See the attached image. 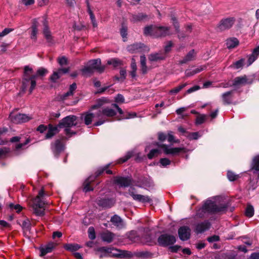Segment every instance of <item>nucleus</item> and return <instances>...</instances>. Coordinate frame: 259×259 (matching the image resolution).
<instances>
[{
  "label": "nucleus",
  "instance_id": "obj_1",
  "mask_svg": "<svg viewBox=\"0 0 259 259\" xmlns=\"http://www.w3.org/2000/svg\"><path fill=\"white\" fill-rule=\"evenodd\" d=\"M117 111L120 114H123L122 109L116 104H113L110 107H103L101 109H99L97 112V117L98 120L94 123L95 126H99L108 120L107 117H111L115 116Z\"/></svg>",
  "mask_w": 259,
  "mask_h": 259
},
{
  "label": "nucleus",
  "instance_id": "obj_2",
  "mask_svg": "<svg viewBox=\"0 0 259 259\" xmlns=\"http://www.w3.org/2000/svg\"><path fill=\"white\" fill-rule=\"evenodd\" d=\"M33 71L32 68L29 66H26L24 69V74L22 80V88L25 90L28 86L30 85L29 89L30 93L34 89L36 86V75L33 74Z\"/></svg>",
  "mask_w": 259,
  "mask_h": 259
},
{
  "label": "nucleus",
  "instance_id": "obj_3",
  "mask_svg": "<svg viewBox=\"0 0 259 259\" xmlns=\"http://www.w3.org/2000/svg\"><path fill=\"white\" fill-rule=\"evenodd\" d=\"M44 190L41 189L38 192L37 196L31 200L30 206L32 208L33 213L36 215L42 216L45 213V203L43 200Z\"/></svg>",
  "mask_w": 259,
  "mask_h": 259
},
{
  "label": "nucleus",
  "instance_id": "obj_4",
  "mask_svg": "<svg viewBox=\"0 0 259 259\" xmlns=\"http://www.w3.org/2000/svg\"><path fill=\"white\" fill-rule=\"evenodd\" d=\"M146 35H150L154 37H163L171 34L170 28L166 26H149L144 29Z\"/></svg>",
  "mask_w": 259,
  "mask_h": 259
},
{
  "label": "nucleus",
  "instance_id": "obj_5",
  "mask_svg": "<svg viewBox=\"0 0 259 259\" xmlns=\"http://www.w3.org/2000/svg\"><path fill=\"white\" fill-rule=\"evenodd\" d=\"M105 102H106V99L103 98L99 99L96 105L92 106L90 111L84 112L81 114V119L83 120L85 124L89 125L92 123V122L95 118H97V112L92 113L91 111L94 109H99Z\"/></svg>",
  "mask_w": 259,
  "mask_h": 259
},
{
  "label": "nucleus",
  "instance_id": "obj_6",
  "mask_svg": "<svg viewBox=\"0 0 259 259\" xmlns=\"http://www.w3.org/2000/svg\"><path fill=\"white\" fill-rule=\"evenodd\" d=\"M76 117L74 115L67 116L63 118L58 124L59 128H64L66 135L71 136L75 135V133L72 132L70 127L76 125Z\"/></svg>",
  "mask_w": 259,
  "mask_h": 259
},
{
  "label": "nucleus",
  "instance_id": "obj_7",
  "mask_svg": "<svg viewBox=\"0 0 259 259\" xmlns=\"http://www.w3.org/2000/svg\"><path fill=\"white\" fill-rule=\"evenodd\" d=\"M227 206L224 205L218 206L214 201L208 199L203 205L202 209L204 212H217L223 211L226 210Z\"/></svg>",
  "mask_w": 259,
  "mask_h": 259
},
{
  "label": "nucleus",
  "instance_id": "obj_8",
  "mask_svg": "<svg viewBox=\"0 0 259 259\" xmlns=\"http://www.w3.org/2000/svg\"><path fill=\"white\" fill-rule=\"evenodd\" d=\"M159 147L162 149L164 153L167 155H177L180 153H185L188 151L187 149L183 147L171 148L164 144L161 145Z\"/></svg>",
  "mask_w": 259,
  "mask_h": 259
},
{
  "label": "nucleus",
  "instance_id": "obj_9",
  "mask_svg": "<svg viewBox=\"0 0 259 259\" xmlns=\"http://www.w3.org/2000/svg\"><path fill=\"white\" fill-rule=\"evenodd\" d=\"M158 243L162 246H167L174 244L176 241V237L167 234L160 235L158 238Z\"/></svg>",
  "mask_w": 259,
  "mask_h": 259
},
{
  "label": "nucleus",
  "instance_id": "obj_10",
  "mask_svg": "<svg viewBox=\"0 0 259 259\" xmlns=\"http://www.w3.org/2000/svg\"><path fill=\"white\" fill-rule=\"evenodd\" d=\"M11 120L14 123H22L30 120L32 117L25 114H14L11 113L9 116Z\"/></svg>",
  "mask_w": 259,
  "mask_h": 259
},
{
  "label": "nucleus",
  "instance_id": "obj_11",
  "mask_svg": "<svg viewBox=\"0 0 259 259\" xmlns=\"http://www.w3.org/2000/svg\"><path fill=\"white\" fill-rule=\"evenodd\" d=\"M129 194L132 197L134 200L145 203V202H149L151 200L148 196L142 195L141 194H137L135 193V189L134 188H131L129 189Z\"/></svg>",
  "mask_w": 259,
  "mask_h": 259
},
{
  "label": "nucleus",
  "instance_id": "obj_12",
  "mask_svg": "<svg viewBox=\"0 0 259 259\" xmlns=\"http://www.w3.org/2000/svg\"><path fill=\"white\" fill-rule=\"evenodd\" d=\"M114 182L121 187H127L131 184L132 179L130 177H116L114 179Z\"/></svg>",
  "mask_w": 259,
  "mask_h": 259
},
{
  "label": "nucleus",
  "instance_id": "obj_13",
  "mask_svg": "<svg viewBox=\"0 0 259 259\" xmlns=\"http://www.w3.org/2000/svg\"><path fill=\"white\" fill-rule=\"evenodd\" d=\"M235 22V19L233 17L227 18L222 20L219 25L220 30H225L230 28Z\"/></svg>",
  "mask_w": 259,
  "mask_h": 259
},
{
  "label": "nucleus",
  "instance_id": "obj_14",
  "mask_svg": "<svg viewBox=\"0 0 259 259\" xmlns=\"http://www.w3.org/2000/svg\"><path fill=\"white\" fill-rule=\"evenodd\" d=\"M88 64L93 70H96L99 73L103 72L105 70V67L101 66V60L99 59L91 60Z\"/></svg>",
  "mask_w": 259,
  "mask_h": 259
},
{
  "label": "nucleus",
  "instance_id": "obj_15",
  "mask_svg": "<svg viewBox=\"0 0 259 259\" xmlns=\"http://www.w3.org/2000/svg\"><path fill=\"white\" fill-rule=\"evenodd\" d=\"M178 234L181 240H187L190 237V229L186 226L182 227L179 229Z\"/></svg>",
  "mask_w": 259,
  "mask_h": 259
},
{
  "label": "nucleus",
  "instance_id": "obj_16",
  "mask_svg": "<svg viewBox=\"0 0 259 259\" xmlns=\"http://www.w3.org/2000/svg\"><path fill=\"white\" fill-rule=\"evenodd\" d=\"M115 202L113 198H101L97 200V204L104 208H109L113 206Z\"/></svg>",
  "mask_w": 259,
  "mask_h": 259
},
{
  "label": "nucleus",
  "instance_id": "obj_17",
  "mask_svg": "<svg viewBox=\"0 0 259 259\" xmlns=\"http://www.w3.org/2000/svg\"><path fill=\"white\" fill-rule=\"evenodd\" d=\"M146 47L143 44H134L127 47V49L131 53L142 52L146 50Z\"/></svg>",
  "mask_w": 259,
  "mask_h": 259
},
{
  "label": "nucleus",
  "instance_id": "obj_18",
  "mask_svg": "<svg viewBox=\"0 0 259 259\" xmlns=\"http://www.w3.org/2000/svg\"><path fill=\"white\" fill-rule=\"evenodd\" d=\"M69 71V68H60L57 71L53 72V74L50 77V79L52 82H56L57 79L60 78L63 74L68 73Z\"/></svg>",
  "mask_w": 259,
  "mask_h": 259
},
{
  "label": "nucleus",
  "instance_id": "obj_19",
  "mask_svg": "<svg viewBox=\"0 0 259 259\" xmlns=\"http://www.w3.org/2000/svg\"><path fill=\"white\" fill-rule=\"evenodd\" d=\"M51 149L55 155H58L64 149V146L59 140H56L54 143L52 144Z\"/></svg>",
  "mask_w": 259,
  "mask_h": 259
},
{
  "label": "nucleus",
  "instance_id": "obj_20",
  "mask_svg": "<svg viewBox=\"0 0 259 259\" xmlns=\"http://www.w3.org/2000/svg\"><path fill=\"white\" fill-rule=\"evenodd\" d=\"M166 55L162 52L152 53L149 55L148 59L150 61H158L165 58Z\"/></svg>",
  "mask_w": 259,
  "mask_h": 259
},
{
  "label": "nucleus",
  "instance_id": "obj_21",
  "mask_svg": "<svg viewBox=\"0 0 259 259\" xmlns=\"http://www.w3.org/2000/svg\"><path fill=\"white\" fill-rule=\"evenodd\" d=\"M210 224L208 221H204L198 223L196 226L195 231L197 233H201L208 230L210 227Z\"/></svg>",
  "mask_w": 259,
  "mask_h": 259
},
{
  "label": "nucleus",
  "instance_id": "obj_22",
  "mask_svg": "<svg viewBox=\"0 0 259 259\" xmlns=\"http://www.w3.org/2000/svg\"><path fill=\"white\" fill-rule=\"evenodd\" d=\"M196 52L194 50H192L188 53V54L185 56V57L180 61V64H185L188 62L193 61L195 59L196 57Z\"/></svg>",
  "mask_w": 259,
  "mask_h": 259
},
{
  "label": "nucleus",
  "instance_id": "obj_23",
  "mask_svg": "<svg viewBox=\"0 0 259 259\" xmlns=\"http://www.w3.org/2000/svg\"><path fill=\"white\" fill-rule=\"evenodd\" d=\"M115 237V235L109 231H105L101 234V237L103 241L108 243L111 242Z\"/></svg>",
  "mask_w": 259,
  "mask_h": 259
},
{
  "label": "nucleus",
  "instance_id": "obj_24",
  "mask_svg": "<svg viewBox=\"0 0 259 259\" xmlns=\"http://www.w3.org/2000/svg\"><path fill=\"white\" fill-rule=\"evenodd\" d=\"M111 255L117 258H124L128 256L129 253L124 250H119L117 249H112Z\"/></svg>",
  "mask_w": 259,
  "mask_h": 259
},
{
  "label": "nucleus",
  "instance_id": "obj_25",
  "mask_svg": "<svg viewBox=\"0 0 259 259\" xmlns=\"http://www.w3.org/2000/svg\"><path fill=\"white\" fill-rule=\"evenodd\" d=\"M59 127L58 126V124L55 126L51 124H49L48 131L46 135V138H51L53 136L59 132Z\"/></svg>",
  "mask_w": 259,
  "mask_h": 259
},
{
  "label": "nucleus",
  "instance_id": "obj_26",
  "mask_svg": "<svg viewBox=\"0 0 259 259\" xmlns=\"http://www.w3.org/2000/svg\"><path fill=\"white\" fill-rule=\"evenodd\" d=\"M205 66H200L197 68L193 69H187L185 71V75L187 77H190L197 74L205 69Z\"/></svg>",
  "mask_w": 259,
  "mask_h": 259
},
{
  "label": "nucleus",
  "instance_id": "obj_27",
  "mask_svg": "<svg viewBox=\"0 0 259 259\" xmlns=\"http://www.w3.org/2000/svg\"><path fill=\"white\" fill-rule=\"evenodd\" d=\"M233 93V91H230L222 95V100L224 104H230L232 103Z\"/></svg>",
  "mask_w": 259,
  "mask_h": 259
},
{
  "label": "nucleus",
  "instance_id": "obj_28",
  "mask_svg": "<svg viewBox=\"0 0 259 259\" xmlns=\"http://www.w3.org/2000/svg\"><path fill=\"white\" fill-rule=\"evenodd\" d=\"M95 179L94 176L89 177L83 183V191L87 192L93 190V188L90 186V183L93 182Z\"/></svg>",
  "mask_w": 259,
  "mask_h": 259
},
{
  "label": "nucleus",
  "instance_id": "obj_29",
  "mask_svg": "<svg viewBox=\"0 0 259 259\" xmlns=\"http://www.w3.org/2000/svg\"><path fill=\"white\" fill-rule=\"evenodd\" d=\"M148 16L144 13H139L137 15H134L132 16L131 20L133 22L144 20L148 19Z\"/></svg>",
  "mask_w": 259,
  "mask_h": 259
},
{
  "label": "nucleus",
  "instance_id": "obj_30",
  "mask_svg": "<svg viewBox=\"0 0 259 259\" xmlns=\"http://www.w3.org/2000/svg\"><path fill=\"white\" fill-rule=\"evenodd\" d=\"M259 55V46L254 49L252 54L248 59L247 66L250 65L257 58Z\"/></svg>",
  "mask_w": 259,
  "mask_h": 259
},
{
  "label": "nucleus",
  "instance_id": "obj_31",
  "mask_svg": "<svg viewBox=\"0 0 259 259\" xmlns=\"http://www.w3.org/2000/svg\"><path fill=\"white\" fill-rule=\"evenodd\" d=\"M247 82V78L246 76H239L236 77L233 83V86H239L244 85Z\"/></svg>",
  "mask_w": 259,
  "mask_h": 259
},
{
  "label": "nucleus",
  "instance_id": "obj_32",
  "mask_svg": "<svg viewBox=\"0 0 259 259\" xmlns=\"http://www.w3.org/2000/svg\"><path fill=\"white\" fill-rule=\"evenodd\" d=\"M239 45V40L235 37L229 38L226 41V45L229 49H233Z\"/></svg>",
  "mask_w": 259,
  "mask_h": 259
},
{
  "label": "nucleus",
  "instance_id": "obj_33",
  "mask_svg": "<svg viewBox=\"0 0 259 259\" xmlns=\"http://www.w3.org/2000/svg\"><path fill=\"white\" fill-rule=\"evenodd\" d=\"M55 247L54 243H51L48 244L47 246L40 248L41 255L44 256L47 253L50 252L52 251L53 249Z\"/></svg>",
  "mask_w": 259,
  "mask_h": 259
},
{
  "label": "nucleus",
  "instance_id": "obj_34",
  "mask_svg": "<svg viewBox=\"0 0 259 259\" xmlns=\"http://www.w3.org/2000/svg\"><path fill=\"white\" fill-rule=\"evenodd\" d=\"M111 222L117 227H120L123 225L122 220L117 215H114L111 218Z\"/></svg>",
  "mask_w": 259,
  "mask_h": 259
},
{
  "label": "nucleus",
  "instance_id": "obj_35",
  "mask_svg": "<svg viewBox=\"0 0 259 259\" xmlns=\"http://www.w3.org/2000/svg\"><path fill=\"white\" fill-rule=\"evenodd\" d=\"M65 249L70 251H75L78 250L80 246L77 244H66L64 246Z\"/></svg>",
  "mask_w": 259,
  "mask_h": 259
},
{
  "label": "nucleus",
  "instance_id": "obj_36",
  "mask_svg": "<svg viewBox=\"0 0 259 259\" xmlns=\"http://www.w3.org/2000/svg\"><path fill=\"white\" fill-rule=\"evenodd\" d=\"M107 64L112 65L113 67H116L121 65V61L117 59L113 58L107 61Z\"/></svg>",
  "mask_w": 259,
  "mask_h": 259
},
{
  "label": "nucleus",
  "instance_id": "obj_37",
  "mask_svg": "<svg viewBox=\"0 0 259 259\" xmlns=\"http://www.w3.org/2000/svg\"><path fill=\"white\" fill-rule=\"evenodd\" d=\"M43 32L46 38L49 42H51L52 40V36L50 31H49L48 26L46 25L45 22H44V28Z\"/></svg>",
  "mask_w": 259,
  "mask_h": 259
},
{
  "label": "nucleus",
  "instance_id": "obj_38",
  "mask_svg": "<svg viewBox=\"0 0 259 259\" xmlns=\"http://www.w3.org/2000/svg\"><path fill=\"white\" fill-rule=\"evenodd\" d=\"M32 32L31 33V39L35 40L36 39V35L38 32L37 25L36 24V21H34L32 26Z\"/></svg>",
  "mask_w": 259,
  "mask_h": 259
},
{
  "label": "nucleus",
  "instance_id": "obj_39",
  "mask_svg": "<svg viewBox=\"0 0 259 259\" xmlns=\"http://www.w3.org/2000/svg\"><path fill=\"white\" fill-rule=\"evenodd\" d=\"M82 74L85 76H89L94 72V70L88 64L87 66L84 67L81 69Z\"/></svg>",
  "mask_w": 259,
  "mask_h": 259
},
{
  "label": "nucleus",
  "instance_id": "obj_40",
  "mask_svg": "<svg viewBox=\"0 0 259 259\" xmlns=\"http://www.w3.org/2000/svg\"><path fill=\"white\" fill-rule=\"evenodd\" d=\"M141 70L143 73L147 72V66L146 65V57L145 56H141L140 57Z\"/></svg>",
  "mask_w": 259,
  "mask_h": 259
},
{
  "label": "nucleus",
  "instance_id": "obj_41",
  "mask_svg": "<svg viewBox=\"0 0 259 259\" xmlns=\"http://www.w3.org/2000/svg\"><path fill=\"white\" fill-rule=\"evenodd\" d=\"M131 68L132 71H131V75L134 78L136 76V71H137V65L135 62V60L133 59L131 62Z\"/></svg>",
  "mask_w": 259,
  "mask_h": 259
},
{
  "label": "nucleus",
  "instance_id": "obj_42",
  "mask_svg": "<svg viewBox=\"0 0 259 259\" xmlns=\"http://www.w3.org/2000/svg\"><path fill=\"white\" fill-rule=\"evenodd\" d=\"M244 61V59H240V60L235 62L233 64H232L230 66V67L234 68L235 69L240 68L243 65Z\"/></svg>",
  "mask_w": 259,
  "mask_h": 259
},
{
  "label": "nucleus",
  "instance_id": "obj_43",
  "mask_svg": "<svg viewBox=\"0 0 259 259\" xmlns=\"http://www.w3.org/2000/svg\"><path fill=\"white\" fill-rule=\"evenodd\" d=\"M160 154V151L158 149H152L148 154L149 159H151L155 157H157Z\"/></svg>",
  "mask_w": 259,
  "mask_h": 259
},
{
  "label": "nucleus",
  "instance_id": "obj_44",
  "mask_svg": "<svg viewBox=\"0 0 259 259\" xmlns=\"http://www.w3.org/2000/svg\"><path fill=\"white\" fill-rule=\"evenodd\" d=\"M252 168L259 171V155L255 157L252 161Z\"/></svg>",
  "mask_w": 259,
  "mask_h": 259
},
{
  "label": "nucleus",
  "instance_id": "obj_45",
  "mask_svg": "<svg viewBox=\"0 0 259 259\" xmlns=\"http://www.w3.org/2000/svg\"><path fill=\"white\" fill-rule=\"evenodd\" d=\"M254 214V209L252 206L248 205L246 208L245 215L248 217H251Z\"/></svg>",
  "mask_w": 259,
  "mask_h": 259
},
{
  "label": "nucleus",
  "instance_id": "obj_46",
  "mask_svg": "<svg viewBox=\"0 0 259 259\" xmlns=\"http://www.w3.org/2000/svg\"><path fill=\"white\" fill-rule=\"evenodd\" d=\"M132 156V153L131 152H127L126 155L122 158H120L118 160V163H122L126 161L128 159H129Z\"/></svg>",
  "mask_w": 259,
  "mask_h": 259
},
{
  "label": "nucleus",
  "instance_id": "obj_47",
  "mask_svg": "<svg viewBox=\"0 0 259 259\" xmlns=\"http://www.w3.org/2000/svg\"><path fill=\"white\" fill-rule=\"evenodd\" d=\"M153 185V182L151 181L146 180L142 185H138L137 186L141 188H150Z\"/></svg>",
  "mask_w": 259,
  "mask_h": 259
},
{
  "label": "nucleus",
  "instance_id": "obj_48",
  "mask_svg": "<svg viewBox=\"0 0 259 259\" xmlns=\"http://www.w3.org/2000/svg\"><path fill=\"white\" fill-rule=\"evenodd\" d=\"M186 85V83L181 84L177 87L176 88L171 90L170 91V93L171 94H177L179 93L181 90H182L184 87H185Z\"/></svg>",
  "mask_w": 259,
  "mask_h": 259
},
{
  "label": "nucleus",
  "instance_id": "obj_49",
  "mask_svg": "<svg viewBox=\"0 0 259 259\" xmlns=\"http://www.w3.org/2000/svg\"><path fill=\"white\" fill-rule=\"evenodd\" d=\"M89 237L91 240H94L96 238L95 229L93 227H90L88 229Z\"/></svg>",
  "mask_w": 259,
  "mask_h": 259
},
{
  "label": "nucleus",
  "instance_id": "obj_50",
  "mask_svg": "<svg viewBox=\"0 0 259 259\" xmlns=\"http://www.w3.org/2000/svg\"><path fill=\"white\" fill-rule=\"evenodd\" d=\"M227 177L228 179L231 181H235L239 178L238 175H235L234 173L230 171H228Z\"/></svg>",
  "mask_w": 259,
  "mask_h": 259
},
{
  "label": "nucleus",
  "instance_id": "obj_51",
  "mask_svg": "<svg viewBox=\"0 0 259 259\" xmlns=\"http://www.w3.org/2000/svg\"><path fill=\"white\" fill-rule=\"evenodd\" d=\"M206 115H201L198 116L196 120V123L197 124H200L204 122L206 120Z\"/></svg>",
  "mask_w": 259,
  "mask_h": 259
},
{
  "label": "nucleus",
  "instance_id": "obj_52",
  "mask_svg": "<svg viewBox=\"0 0 259 259\" xmlns=\"http://www.w3.org/2000/svg\"><path fill=\"white\" fill-rule=\"evenodd\" d=\"M107 167H108V166H106L104 168H102L101 169H98L97 171V175L96 177L100 175L101 174H102L105 170H106V172L107 174H112V172L111 170H107V169L106 170Z\"/></svg>",
  "mask_w": 259,
  "mask_h": 259
},
{
  "label": "nucleus",
  "instance_id": "obj_53",
  "mask_svg": "<svg viewBox=\"0 0 259 259\" xmlns=\"http://www.w3.org/2000/svg\"><path fill=\"white\" fill-rule=\"evenodd\" d=\"M58 62L61 66L67 65L68 63L67 58L64 56L59 58L58 59Z\"/></svg>",
  "mask_w": 259,
  "mask_h": 259
},
{
  "label": "nucleus",
  "instance_id": "obj_54",
  "mask_svg": "<svg viewBox=\"0 0 259 259\" xmlns=\"http://www.w3.org/2000/svg\"><path fill=\"white\" fill-rule=\"evenodd\" d=\"M9 207L11 209L16 210V212H19L22 210V207L19 204H14L13 203H10L9 204Z\"/></svg>",
  "mask_w": 259,
  "mask_h": 259
},
{
  "label": "nucleus",
  "instance_id": "obj_55",
  "mask_svg": "<svg viewBox=\"0 0 259 259\" xmlns=\"http://www.w3.org/2000/svg\"><path fill=\"white\" fill-rule=\"evenodd\" d=\"M30 142V140L27 139L26 141L23 143H19L16 145L15 148L17 150H19L21 149H22L24 146L28 144Z\"/></svg>",
  "mask_w": 259,
  "mask_h": 259
},
{
  "label": "nucleus",
  "instance_id": "obj_56",
  "mask_svg": "<svg viewBox=\"0 0 259 259\" xmlns=\"http://www.w3.org/2000/svg\"><path fill=\"white\" fill-rule=\"evenodd\" d=\"M48 72V71L46 69L44 68H39L36 72V76L37 75L38 76H44Z\"/></svg>",
  "mask_w": 259,
  "mask_h": 259
},
{
  "label": "nucleus",
  "instance_id": "obj_57",
  "mask_svg": "<svg viewBox=\"0 0 259 259\" xmlns=\"http://www.w3.org/2000/svg\"><path fill=\"white\" fill-rule=\"evenodd\" d=\"M166 139H167V141L169 142H170V143H172V142L177 143V142H178V141L175 140L174 136L172 135V132H168V133L167 134V138Z\"/></svg>",
  "mask_w": 259,
  "mask_h": 259
},
{
  "label": "nucleus",
  "instance_id": "obj_58",
  "mask_svg": "<svg viewBox=\"0 0 259 259\" xmlns=\"http://www.w3.org/2000/svg\"><path fill=\"white\" fill-rule=\"evenodd\" d=\"M172 43L171 41H168L167 44L165 45V47H164V52H165V54L166 53H168L169 52L170 50H171V47H172Z\"/></svg>",
  "mask_w": 259,
  "mask_h": 259
},
{
  "label": "nucleus",
  "instance_id": "obj_59",
  "mask_svg": "<svg viewBox=\"0 0 259 259\" xmlns=\"http://www.w3.org/2000/svg\"><path fill=\"white\" fill-rule=\"evenodd\" d=\"M115 101L117 103H122L124 102V99L122 95L118 94L115 98Z\"/></svg>",
  "mask_w": 259,
  "mask_h": 259
},
{
  "label": "nucleus",
  "instance_id": "obj_60",
  "mask_svg": "<svg viewBox=\"0 0 259 259\" xmlns=\"http://www.w3.org/2000/svg\"><path fill=\"white\" fill-rule=\"evenodd\" d=\"M160 163L163 166H166V165H169L170 164V160L166 158H161L160 160Z\"/></svg>",
  "mask_w": 259,
  "mask_h": 259
},
{
  "label": "nucleus",
  "instance_id": "obj_61",
  "mask_svg": "<svg viewBox=\"0 0 259 259\" xmlns=\"http://www.w3.org/2000/svg\"><path fill=\"white\" fill-rule=\"evenodd\" d=\"M120 34L122 37L124 38H126L127 36V28L123 26L120 29Z\"/></svg>",
  "mask_w": 259,
  "mask_h": 259
},
{
  "label": "nucleus",
  "instance_id": "obj_62",
  "mask_svg": "<svg viewBox=\"0 0 259 259\" xmlns=\"http://www.w3.org/2000/svg\"><path fill=\"white\" fill-rule=\"evenodd\" d=\"M13 30V29L11 28H5L2 32L0 33V37H3L6 35L8 33L12 31Z\"/></svg>",
  "mask_w": 259,
  "mask_h": 259
},
{
  "label": "nucleus",
  "instance_id": "obj_63",
  "mask_svg": "<svg viewBox=\"0 0 259 259\" xmlns=\"http://www.w3.org/2000/svg\"><path fill=\"white\" fill-rule=\"evenodd\" d=\"M167 138V136L166 134L163 133H158V140L160 141H164Z\"/></svg>",
  "mask_w": 259,
  "mask_h": 259
},
{
  "label": "nucleus",
  "instance_id": "obj_64",
  "mask_svg": "<svg viewBox=\"0 0 259 259\" xmlns=\"http://www.w3.org/2000/svg\"><path fill=\"white\" fill-rule=\"evenodd\" d=\"M219 240V237L218 236H213L207 238V240L209 242L217 241Z\"/></svg>",
  "mask_w": 259,
  "mask_h": 259
}]
</instances>
